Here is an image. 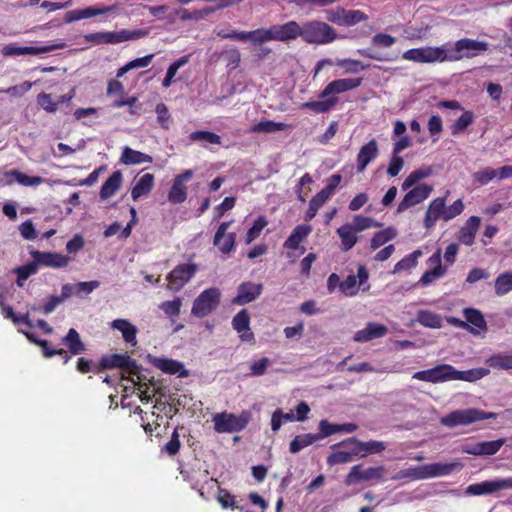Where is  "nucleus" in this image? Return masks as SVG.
I'll return each mask as SVG.
<instances>
[{"mask_svg":"<svg viewBox=\"0 0 512 512\" xmlns=\"http://www.w3.org/2000/svg\"><path fill=\"white\" fill-rule=\"evenodd\" d=\"M8 176L12 177L18 184L26 187H36L46 182V180L40 176H29L19 170L10 171Z\"/></svg>","mask_w":512,"mask_h":512,"instance_id":"49530a36","label":"nucleus"},{"mask_svg":"<svg viewBox=\"0 0 512 512\" xmlns=\"http://www.w3.org/2000/svg\"><path fill=\"white\" fill-rule=\"evenodd\" d=\"M192 176V170H185L183 173L175 176L172 186L168 192V201L170 203L180 204L187 199V187L185 183L189 181Z\"/></svg>","mask_w":512,"mask_h":512,"instance_id":"2eb2a0df","label":"nucleus"},{"mask_svg":"<svg viewBox=\"0 0 512 512\" xmlns=\"http://www.w3.org/2000/svg\"><path fill=\"white\" fill-rule=\"evenodd\" d=\"M154 175L146 173L134 179V186L131 190V197L133 200H138L141 197L147 196L154 186Z\"/></svg>","mask_w":512,"mask_h":512,"instance_id":"7c9ffc66","label":"nucleus"},{"mask_svg":"<svg viewBox=\"0 0 512 512\" xmlns=\"http://www.w3.org/2000/svg\"><path fill=\"white\" fill-rule=\"evenodd\" d=\"M505 439L466 444L462 447L464 453L474 456H492L504 445Z\"/></svg>","mask_w":512,"mask_h":512,"instance_id":"a211bd4d","label":"nucleus"},{"mask_svg":"<svg viewBox=\"0 0 512 512\" xmlns=\"http://www.w3.org/2000/svg\"><path fill=\"white\" fill-rule=\"evenodd\" d=\"M122 174L120 171H115L111 176L103 183L100 190L101 199H108L113 196L122 184Z\"/></svg>","mask_w":512,"mask_h":512,"instance_id":"4c0bfd02","label":"nucleus"},{"mask_svg":"<svg viewBox=\"0 0 512 512\" xmlns=\"http://www.w3.org/2000/svg\"><path fill=\"white\" fill-rule=\"evenodd\" d=\"M148 35V31L137 29L128 30L122 29L119 31H104L87 34L84 36V40L91 42L95 45L100 44H119L125 41L136 40L143 38Z\"/></svg>","mask_w":512,"mask_h":512,"instance_id":"20e7f679","label":"nucleus"},{"mask_svg":"<svg viewBox=\"0 0 512 512\" xmlns=\"http://www.w3.org/2000/svg\"><path fill=\"white\" fill-rule=\"evenodd\" d=\"M428 265L430 269L427 270L421 277L420 283L423 285H429L436 279L440 278L445 273V268L441 264V250L438 249L429 259Z\"/></svg>","mask_w":512,"mask_h":512,"instance_id":"393cba45","label":"nucleus"},{"mask_svg":"<svg viewBox=\"0 0 512 512\" xmlns=\"http://www.w3.org/2000/svg\"><path fill=\"white\" fill-rule=\"evenodd\" d=\"M111 327L122 333L125 342L135 346L137 344L136 334L137 328L126 319H115L111 323Z\"/></svg>","mask_w":512,"mask_h":512,"instance_id":"72a5a7b5","label":"nucleus"},{"mask_svg":"<svg viewBox=\"0 0 512 512\" xmlns=\"http://www.w3.org/2000/svg\"><path fill=\"white\" fill-rule=\"evenodd\" d=\"M232 326L239 333L242 341L252 342L254 340V335L250 330V316L246 310H241L233 317Z\"/></svg>","mask_w":512,"mask_h":512,"instance_id":"cd10ccee","label":"nucleus"},{"mask_svg":"<svg viewBox=\"0 0 512 512\" xmlns=\"http://www.w3.org/2000/svg\"><path fill=\"white\" fill-rule=\"evenodd\" d=\"M197 266L194 263H185L177 265L167 275V288L171 291H180L195 275Z\"/></svg>","mask_w":512,"mask_h":512,"instance_id":"0eeeda50","label":"nucleus"},{"mask_svg":"<svg viewBox=\"0 0 512 512\" xmlns=\"http://www.w3.org/2000/svg\"><path fill=\"white\" fill-rule=\"evenodd\" d=\"M66 47L64 42H59L53 45L39 46V47H20L16 44L5 45L1 49V53L6 57L22 56V55H38L48 53L57 49H63Z\"/></svg>","mask_w":512,"mask_h":512,"instance_id":"ddd939ff","label":"nucleus"},{"mask_svg":"<svg viewBox=\"0 0 512 512\" xmlns=\"http://www.w3.org/2000/svg\"><path fill=\"white\" fill-rule=\"evenodd\" d=\"M152 157L148 154L140 151L133 150L132 148L125 146L123 148L120 162L125 165H137L142 163H151Z\"/></svg>","mask_w":512,"mask_h":512,"instance_id":"f704fd0d","label":"nucleus"},{"mask_svg":"<svg viewBox=\"0 0 512 512\" xmlns=\"http://www.w3.org/2000/svg\"><path fill=\"white\" fill-rule=\"evenodd\" d=\"M337 234L341 239V249L343 251L351 250L358 242L356 231L348 223L339 227Z\"/></svg>","mask_w":512,"mask_h":512,"instance_id":"e433bc0d","label":"nucleus"},{"mask_svg":"<svg viewBox=\"0 0 512 512\" xmlns=\"http://www.w3.org/2000/svg\"><path fill=\"white\" fill-rule=\"evenodd\" d=\"M39 106L48 113H54L58 109V103L52 99L51 94L40 93L37 96Z\"/></svg>","mask_w":512,"mask_h":512,"instance_id":"774afa93","label":"nucleus"},{"mask_svg":"<svg viewBox=\"0 0 512 512\" xmlns=\"http://www.w3.org/2000/svg\"><path fill=\"white\" fill-rule=\"evenodd\" d=\"M446 197H437L432 200L426 210L423 225L431 230L439 219L444 221Z\"/></svg>","mask_w":512,"mask_h":512,"instance_id":"412c9836","label":"nucleus"},{"mask_svg":"<svg viewBox=\"0 0 512 512\" xmlns=\"http://www.w3.org/2000/svg\"><path fill=\"white\" fill-rule=\"evenodd\" d=\"M362 78H341L328 83L319 94L322 100L309 101L301 104L302 109H308L315 113L329 112L339 101L337 94H341L359 87Z\"/></svg>","mask_w":512,"mask_h":512,"instance_id":"f03ea898","label":"nucleus"},{"mask_svg":"<svg viewBox=\"0 0 512 512\" xmlns=\"http://www.w3.org/2000/svg\"><path fill=\"white\" fill-rule=\"evenodd\" d=\"M497 414L485 412L476 408L455 410L442 417L440 422L446 427H455L458 425H469L481 420L494 419Z\"/></svg>","mask_w":512,"mask_h":512,"instance_id":"39448f33","label":"nucleus"},{"mask_svg":"<svg viewBox=\"0 0 512 512\" xmlns=\"http://www.w3.org/2000/svg\"><path fill=\"white\" fill-rule=\"evenodd\" d=\"M494 288L498 296H504L512 291V271H506L498 275L495 279Z\"/></svg>","mask_w":512,"mask_h":512,"instance_id":"09e8293b","label":"nucleus"},{"mask_svg":"<svg viewBox=\"0 0 512 512\" xmlns=\"http://www.w3.org/2000/svg\"><path fill=\"white\" fill-rule=\"evenodd\" d=\"M147 359L150 364L163 371L164 373L178 375L179 377H185L188 375L184 365L177 360L164 357H156L152 355H148Z\"/></svg>","mask_w":512,"mask_h":512,"instance_id":"aec40b11","label":"nucleus"},{"mask_svg":"<svg viewBox=\"0 0 512 512\" xmlns=\"http://www.w3.org/2000/svg\"><path fill=\"white\" fill-rule=\"evenodd\" d=\"M267 225V221L264 217H258L255 221L253 226L248 230L245 242L246 244H250L253 240L259 237L261 231L264 229V227Z\"/></svg>","mask_w":512,"mask_h":512,"instance_id":"69168bd1","label":"nucleus"},{"mask_svg":"<svg viewBox=\"0 0 512 512\" xmlns=\"http://www.w3.org/2000/svg\"><path fill=\"white\" fill-rule=\"evenodd\" d=\"M231 221L222 222L214 236L213 244L223 254H229L235 249L236 234L228 232Z\"/></svg>","mask_w":512,"mask_h":512,"instance_id":"f3484780","label":"nucleus"},{"mask_svg":"<svg viewBox=\"0 0 512 512\" xmlns=\"http://www.w3.org/2000/svg\"><path fill=\"white\" fill-rule=\"evenodd\" d=\"M369 272L364 265H359L357 275H349L344 281L339 284V288L346 296H354L361 288L363 291L369 289L367 284Z\"/></svg>","mask_w":512,"mask_h":512,"instance_id":"1a4fd4ad","label":"nucleus"},{"mask_svg":"<svg viewBox=\"0 0 512 512\" xmlns=\"http://www.w3.org/2000/svg\"><path fill=\"white\" fill-rule=\"evenodd\" d=\"M114 11V8L112 6L107 7H97V6H90L82 9H74L66 12L64 21L66 23H72L75 21H79L82 19H88L92 17H96L99 15H104L109 12Z\"/></svg>","mask_w":512,"mask_h":512,"instance_id":"4be33fe9","label":"nucleus"},{"mask_svg":"<svg viewBox=\"0 0 512 512\" xmlns=\"http://www.w3.org/2000/svg\"><path fill=\"white\" fill-rule=\"evenodd\" d=\"M456 369L449 364H440L431 369L418 371L412 378L424 382L441 383L454 380Z\"/></svg>","mask_w":512,"mask_h":512,"instance_id":"6e6552de","label":"nucleus"},{"mask_svg":"<svg viewBox=\"0 0 512 512\" xmlns=\"http://www.w3.org/2000/svg\"><path fill=\"white\" fill-rule=\"evenodd\" d=\"M189 139L193 142H206L212 145L222 144V139L218 134L205 130L192 132L189 135Z\"/></svg>","mask_w":512,"mask_h":512,"instance_id":"603ef678","label":"nucleus"},{"mask_svg":"<svg viewBox=\"0 0 512 512\" xmlns=\"http://www.w3.org/2000/svg\"><path fill=\"white\" fill-rule=\"evenodd\" d=\"M244 42H250L253 45L274 41L272 27L259 28L253 31H245Z\"/></svg>","mask_w":512,"mask_h":512,"instance_id":"c9c22d12","label":"nucleus"},{"mask_svg":"<svg viewBox=\"0 0 512 512\" xmlns=\"http://www.w3.org/2000/svg\"><path fill=\"white\" fill-rule=\"evenodd\" d=\"M221 296V291L217 287L205 289L193 301L191 314L197 318L210 315L218 308Z\"/></svg>","mask_w":512,"mask_h":512,"instance_id":"423d86ee","label":"nucleus"},{"mask_svg":"<svg viewBox=\"0 0 512 512\" xmlns=\"http://www.w3.org/2000/svg\"><path fill=\"white\" fill-rule=\"evenodd\" d=\"M38 270V265L35 260L31 263H28L24 266H21L16 269V273L18 275L17 284L22 287L24 282L33 274H35Z\"/></svg>","mask_w":512,"mask_h":512,"instance_id":"e2e57ef3","label":"nucleus"},{"mask_svg":"<svg viewBox=\"0 0 512 512\" xmlns=\"http://www.w3.org/2000/svg\"><path fill=\"white\" fill-rule=\"evenodd\" d=\"M417 321L424 327L428 328H441L442 327V317L432 311L429 310H419L417 313Z\"/></svg>","mask_w":512,"mask_h":512,"instance_id":"a18cd8bd","label":"nucleus"},{"mask_svg":"<svg viewBox=\"0 0 512 512\" xmlns=\"http://www.w3.org/2000/svg\"><path fill=\"white\" fill-rule=\"evenodd\" d=\"M353 441L351 442L352 445H355L354 453H357V456L365 457L370 454H376L380 453L385 450L386 445L384 442L381 441H367L362 442L357 440L356 438L352 437Z\"/></svg>","mask_w":512,"mask_h":512,"instance_id":"473e14b6","label":"nucleus"},{"mask_svg":"<svg viewBox=\"0 0 512 512\" xmlns=\"http://www.w3.org/2000/svg\"><path fill=\"white\" fill-rule=\"evenodd\" d=\"M181 307L182 299L180 297H176L173 300L164 301L159 305V309L172 320L180 315Z\"/></svg>","mask_w":512,"mask_h":512,"instance_id":"3c124183","label":"nucleus"},{"mask_svg":"<svg viewBox=\"0 0 512 512\" xmlns=\"http://www.w3.org/2000/svg\"><path fill=\"white\" fill-rule=\"evenodd\" d=\"M326 19L338 26H344V21L346 17V9L343 7H336L332 9L325 10Z\"/></svg>","mask_w":512,"mask_h":512,"instance_id":"0e129e2a","label":"nucleus"},{"mask_svg":"<svg viewBox=\"0 0 512 512\" xmlns=\"http://www.w3.org/2000/svg\"><path fill=\"white\" fill-rule=\"evenodd\" d=\"M214 429L218 433H232L242 430L247 424V417L219 413L213 417Z\"/></svg>","mask_w":512,"mask_h":512,"instance_id":"f8f14e48","label":"nucleus"},{"mask_svg":"<svg viewBox=\"0 0 512 512\" xmlns=\"http://www.w3.org/2000/svg\"><path fill=\"white\" fill-rule=\"evenodd\" d=\"M31 256L38 266L62 268L66 267L70 262L69 257L59 253L32 251Z\"/></svg>","mask_w":512,"mask_h":512,"instance_id":"5701e85b","label":"nucleus"},{"mask_svg":"<svg viewBox=\"0 0 512 512\" xmlns=\"http://www.w3.org/2000/svg\"><path fill=\"white\" fill-rule=\"evenodd\" d=\"M480 223L481 219L478 216L468 218L460 230L459 241L467 246H471L474 243Z\"/></svg>","mask_w":512,"mask_h":512,"instance_id":"2f4dec72","label":"nucleus"},{"mask_svg":"<svg viewBox=\"0 0 512 512\" xmlns=\"http://www.w3.org/2000/svg\"><path fill=\"white\" fill-rule=\"evenodd\" d=\"M433 169L431 166H422L419 169L412 171L403 181L401 188L406 191L412 188L416 183L431 176Z\"/></svg>","mask_w":512,"mask_h":512,"instance_id":"a19ab883","label":"nucleus"},{"mask_svg":"<svg viewBox=\"0 0 512 512\" xmlns=\"http://www.w3.org/2000/svg\"><path fill=\"white\" fill-rule=\"evenodd\" d=\"M465 322L469 324L468 330L473 335H479L487 330V324L481 311L474 308H465L463 310Z\"/></svg>","mask_w":512,"mask_h":512,"instance_id":"c756f323","label":"nucleus"},{"mask_svg":"<svg viewBox=\"0 0 512 512\" xmlns=\"http://www.w3.org/2000/svg\"><path fill=\"white\" fill-rule=\"evenodd\" d=\"M102 365L104 367H119L125 368L127 370L132 371L136 368V363L129 356L126 355H112L110 357H105L102 359Z\"/></svg>","mask_w":512,"mask_h":512,"instance_id":"79ce46f5","label":"nucleus"},{"mask_svg":"<svg viewBox=\"0 0 512 512\" xmlns=\"http://www.w3.org/2000/svg\"><path fill=\"white\" fill-rule=\"evenodd\" d=\"M385 474L383 466L368 467L363 469L361 465H355L351 468L350 472L345 478V484L350 486L362 481L379 480Z\"/></svg>","mask_w":512,"mask_h":512,"instance_id":"9b49d317","label":"nucleus"},{"mask_svg":"<svg viewBox=\"0 0 512 512\" xmlns=\"http://www.w3.org/2000/svg\"><path fill=\"white\" fill-rule=\"evenodd\" d=\"M397 235V231L393 227H388L384 230L377 232L371 239V248L377 249L384 245L388 241L394 239Z\"/></svg>","mask_w":512,"mask_h":512,"instance_id":"6e6d98bb","label":"nucleus"},{"mask_svg":"<svg viewBox=\"0 0 512 512\" xmlns=\"http://www.w3.org/2000/svg\"><path fill=\"white\" fill-rule=\"evenodd\" d=\"M335 65L344 68L347 73H357L358 71L364 70L368 67V65H364L361 61L350 58L337 59L335 61Z\"/></svg>","mask_w":512,"mask_h":512,"instance_id":"680f3d73","label":"nucleus"},{"mask_svg":"<svg viewBox=\"0 0 512 512\" xmlns=\"http://www.w3.org/2000/svg\"><path fill=\"white\" fill-rule=\"evenodd\" d=\"M463 464L459 461L449 463H431L424 465L426 479L437 478L452 474L455 470L462 469Z\"/></svg>","mask_w":512,"mask_h":512,"instance_id":"a878e982","label":"nucleus"},{"mask_svg":"<svg viewBox=\"0 0 512 512\" xmlns=\"http://www.w3.org/2000/svg\"><path fill=\"white\" fill-rule=\"evenodd\" d=\"M422 252L420 250H415L409 255L405 256L399 262H397L394 266L392 273L396 274L401 271L410 270L411 268L417 265L419 257H421Z\"/></svg>","mask_w":512,"mask_h":512,"instance_id":"864d4df0","label":"nucleus"},{"mask_svg":"<svg viewBox=\"0 0 512 512\" xmlns=\"http://www.w3.org/2000/svg\"><path fill=\"white\" fill-rule=\"evenodd\" d=\"M272 364V361L267 357H262L250 365V375L261 376L264 375L268 367Z\"/></svg>","mask_w":512,"mask_h":512,"instance_id":"338daca9","label":"nucleus"},{"mask_svg":"<svg viewBox=\"0 0 512 512\" xmlns=\"http://www.w3.org/2000/svg\"><path fill=\"white\" fill-rule=\"evenodd\" d=\"M379 154L378 143L375 139L370 140L368 143L363 145L356 158L357 171L363 172L369 163L373 161Z\"/></svg>","mask_w":512,"mask_h":512,"instance_id":"bb28decb","label":"nucleus"},{"mask_svg":"<svg viewBox=\"0 0 512 512\" xmlns=\"http://www.w3.org/2000/svg\"><path fill=\"white\" fill-rule=\"evenodd\" d=\"M490 373V370L487 368H474L467 371H458L456 370L454 380H462L468 382H474L483 377L487 376Z\"/></svg>","mask_w":512,"mask_h":512,"instance_id":"8fccbe9b","label":"nucleus"},{"mask_svg":"<svg viewBox=\"0 0 512 512\" xmlns=\"http://www.w3.org/2000/svg\"><path fill=\"white\" fill-rule=\"evenodd\" d=\"M349 224L356 231V233L362 232L373 227L381 226V224L376 222L373 218L362 215H356L353 218L352 223Z\"/></svg>","mask_w":512,"mask_h":512,"instance_id":"4d7b16f0","label":"nucleus"},{"mask_svg":"<svg viewBox=\"0 0 512 512\" xmlns=\"http://www.w3.org/2000/svg\"><path fill=\"white\" fill-rule=\"evenodd\" d=\"M433 187L429 184L422 183L410 189L398 204L396 212L398 214L407 209L424 202L432 193Z\"/></svg>","mask_w":512,"mask_h":512,"instance_id":"9d476101","label":"nucleus"},{"mask_svg":"<svg viewBox=\"0 0 512 512\" xmlns=\"http://www.w3.org/2000/svg\"><path fill=\"white\" fill-rule=\"evenodd\" d=\"M327 200H328V198L325 195L318 192L309 202V207L306 212L305 219L307 221L312 220L316 216L318 210L323 206V204Z\"/></svg>","mask_w":512,"mask_h":512,"instance_id":"052dcab7","label":"nucleus"},{"mask_svg":"<svg viewBox=\"0 0 512 512\" xmlns=\"http://www.w3.org/2000/svg\"><path fill=\"white\" fill-rule=\"evenodd\" d=\"M472 178L474 183L479 186H484L497 178V171L492 167H484L483 169L473 173Z\"/></svg>","mask_w":512,"mask_h":512,"instance_id":"13d9d810","label":"nucleus"},{"mask_svg":"<svg viewBox=\"0 0 512 512\" xmlns=\"http://www.w3.org/2000/svg\"><path fill=\"white\" fill-rule=\"evenodd\" d=\"M262 292V285L252 282L242 283L238 287V294L232 300L234 304L244 305L255 300Z\"/></svg>","mask_w":512,"mask_h":512,"instance_id":"c85d7f7f","label":"nucleus"},{"mask_svg":"<svg viewBox=\"0 0 512 512\" xmlns=\"http://www.w3.org/2000/svg\"><path fill=\"white\" fill-rule=\"evenodd\" d=\"M504 489H511L510 478L496 479L492 481H483L480 483L471 484L466 488L465 494L469 496H482L492 494Z\"/></svg>","mask_w":512,"mask_h":512,"instance_id":"4468645a","label":"nucleus"},{"mask_svg":"<svg viewBox=\"0 0 512 512\" xmlns=\"http://www.w3.org/2000/svg\"><path fill=\"white\" fill-rule=\"evenodd\" d=\"M488 49V43L469 38L454 43L447 42L441 46H424L406 50L402 58L421 64L455 62L463 58H473Z\"/></svg>","mask_w":512,"mask_h":512,"instance_id":"f257e3e1","label":"nucleus"},{"mask_svg":"<svg viewBox=\"0 0 512 512\" xmlns=\"http://www.w3.org/2000/svg\"><path fill=\"white\" fill-rule=\"evenodd\" d=\"M153 57H154V54H148L144 57L137 58V59H134V60L128 62L123 67L118 69L117 77H122L124 74H126L130 70L138 69V68H145V67L149 66L150 63L152 62Z\"/></svg>","mask_w":512,"mask_h":512,"instance_id":"5fc2aeb1","label":"nucleus"},{"mask_svg":"<svg viewBox=\"0 0 512 512\" xmlns=\"http://www.w3.org/2000/svg\"><path fill=\"white\" fill-rule=\"evenodd\" d=\"M486 364L498 370H511L512 369V354L495 353L486 359Z\"/></svg>","mask_w":512,"mask_h":512,"instance_id":"c03bdc74","label":"nucleus"},{"mask_svg":"<svg viewBox=\"0 0 512 512\" xmlns=\"http://www.w3.org/2000/svg\"><path fill=\"white\" fill-rule=\"evenodd\" d=\"M388 328L376 322H369L366 326L354 334L353 340L358 343H366L374 339L384 337Z\"/></svg>","mask_w":512,"mask_h":512,"instance_id":"b1692460","label":"nucleus"},{"mask_svg":"<svg viewBox=\"0 0 512 512\" xmlns=\"http://www.w3.org/2000/svg\"><path fill=\"white\" fill-rule=\"evenodd\" d=\"M336 37L335 29L325 22L312 20L301 25V38L309 44H328L333 42Z\"/></svg>","mask_w":512,"mask_h":512,"instance_id":"7ed1b4c3","label":"nucleus"},{"mask_svg":"<svg viewBox=\"0 0 512 512\" xmlns=\"http://www.w3.org/2000/svg\"><path fill=\"white\" fill-rule=\"evenodd\" d=\"M319 440L316 434H301L296 436L290 443L289 450L291 453H298L302 449L310 446L315 441Z\"/></svg>","mask_w":512,"mask_h":512,"instance_id":"de8ad7c7","label":"nucleus"},{"mask_svg":"<svg viewBox=\"0 0 512 512\" xmlns=\"http://www.w3.org/2000/svg\"><path fill=\"white\" fill-rule=\"evenodd\" d=\"M274 41L288 42L301 37V25L296 21L272 25Z\"/></svg>","mask_w":512,"mask_h":512,"instance_id":"6ab92c4d","label":"nucleus"},{"mask_svg":"<svg viewBox=\"0 0 512 512\" xmlns=\"http://www.w3.org/2000/svg\"><path fill=\"white\" fill-rule=\"evenodd\" d=\"M310 225H298L284 243V247L288 249H297L299 244L311 233Z\"/></svg>","mask_w":512,"mask_h":512,"instance_id":"58836bf2","label":"nucleus"},{"mask_svg":"<svg viewBox=\"0 0 512 512\" xmlns=\"http://www.w3.org/2000/svg\"><path fill=\"white\" fill-rule=\"evenodd\" d=\"M352 441L353 438H349L339 444L333 445L332 449L334 451L327 457V463L330 466H334L351 462L353 457L357 456V453L352 452L356 449L355 445L351 444Z\"/></svg>","mask_w":512,"mask_h":512,"instance_id":"dca6fc26","label":"nucleus"},{"mask_svg":"<svg viewBox=\"0 0 512 512\" xmlns=\"http://www.w3.org/2000/svg\"><path fill=\"white\" fill-rule=\"evenodd\" d=\"M474 115L471 111H465L451 126L452 135H458L472 124Z\"/></svg>","mask_w":512,"mask_h":512,"instance_id":"bf43d9fd","label":"nucleus"},{"mask_svg":"<svg viewBox=\"0 0 512 512\" xmlns=\"http://www.w3.org/2000/svg\"><path fill=\"white\" fill-rule=\"evenodd\" d=\"M289 128V125L282 122H275L271 120H265L258 122L251 126L250 131L252 133H265L271 134L278 131H283Z\"/></svg>","mask_w":512,"mask_h":512,"instance_id":"37998d69","label":"nucleus"},{"mask_svg":"<svg viewBox=\"0 0 512 512\" xmlns=\"http://www.w3.org/2000/svg\"><path fill=\"white\" fill-rule=\"evenodd\" d=\"M62 341L72 355H79L86 350L85 344L82 342L79 333L74 328L69 329Z\"/></svg>","mask_w":512,"mask_h":512,"instance_id":"ea45409f","label":"nucleus"}]
</instances>
